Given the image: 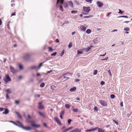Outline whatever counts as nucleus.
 Here are the masks:
<instances>
[{
  "mask_svg": "<svg viewBox=\"0 0 132 132\" xmlns=\"http://www.w3.org/2000/svg\"><path fill=\"white\" fill-rule=\"evenodd\" d=\"M6 98L7 99H8L9 98V97L7 93L6 94Z\"/></svg>",
  "mask_w": 132,
  "mask_h": 132,
  "instance_id": "5fc2aeb1",
  "label": "nucleus"
},
{
  "mask_svg": "<svg viewBox=\"0 0 132 132\" xmlns=\"http://www.w3.org/2000/svg\"><path fill=\"white\" fill-rule=\"evenodd\" d=\"M67 73H64V77H63V78H67V79H69V77H66L65 76H67Z\"/></svg>",
  "mask_w": 132,
  "mask_h": 132,
  "instance_id": "ea45409f",
  "label": "nucleus"
},
{
  "mask_svg": "<svg viewBox=\"0 0 132 132\" xmlns=\"http://www.w3.org/2000/svg\"><path fill=\"white\" fill-rule=\"evenodd\" d=\"M75 3L77 5H80V3L79 2L76 0H75L74 1Z\"/></svg>",
  "mask_w": 132,
  "mask_h": 132,
  "instance_id": "c756f323",
  "label": "nucleus"
},
{
  "mask_svg": "<svg viewBox=\"0 0 132 132\" xmlns=\"http://www.w3.org/2000/svg\"><path fill=\"white\" fill-rule=\"evenodd\" d=\"M79 80H79V79H77V78H76V79H75V81L76 82H77V81H79Z\"/></svg>",
  "mask_w": 132,
  "mask_h": 132,
  "instance_id": "774afa93",
  "label": "nucleus"
},
{
  "mask_svg": "<svg viewBox=\"0 0 132 132\" xmlns=\"http://www.w3.org/2000/svg\"><path fill=\"white\" fill-rule=\"evenodd\" d=\"M94 110H95L97 111L98 110V109L97 107L95 106L94 107Z\"/></svg>",
  "mask_w": 132,
  "mask_h": 132,
  "instance_id": "864d4df0",
  "label": "nucleus"
},
{
  "mask_svg": "<svg viewBox=\"0 0 132 132\" xmlns=\"http://www.w3.org/2000/svg\"><path fill=\"white\" fill-rule=\"evenodd\" d=\"M98 127H95L94 128H92L93 131H94L96 130L97 129H98Z\"/></svg>",
  "mask_w": 132,
  "mask_h": 132,
  "instance_id": "3c124183",
  "label": "nucleus"
},
{
  "mask_svg": "<svg viewBox=\"0 0 132 132\" xmlns=\"http://www.w3.org/2000/svg\"><path fill=\"white\" fill-rule=\"evenodd\" d=\"M38 113L41 116H42L44 118L45 117V115L44 113H42V112L40 111L38 112Z\"/></svg>",
  "mask_w": 132,
  "mask_h": 132,
  "instance_id": "2eb2a0df",
  "label": "nucleus"
},
{
  "mask_svg": "<svg viewBox=\"0 0 132 132\" xmlns=\"http://www.w3.org/2000/svg\"><path fill=\"white\" fill-rule=\"evenodd\" d=\"M124 30L125 31H129V29L128 27H125L124 28Z\"/></svg>",
  "mask_w": 132,
  "mask_h": 132,
  "instance_id": "79ce46f5",
  "label": "nucleus"
},
{
  "mask_svg": "<svg viewBox=\"0 0 132 132\" xmlns=\"http://www.w3.org/2000/svg\"><path fill=\"white\" fill-rule=\"evenodd\" d=\"M52 71H48L47 72V73L45 74L46 75H47L48 74L50 73Z\"/></svg>",
  "mask_w": 132,
  "mask_h": 132,
  "instance_id": "0e129e2a",
  "label": "nucleus"
},
{
  "mask_svg": "<svg viewBox=\"0 0 132 132\" xmlns=\"http://www.w3.org/2000/svg\"><path fill=\"white\" fill-rule=\"evenodd\" d=\"M119 12H118L119 13L122 14L123 13V12H122L120 9H119Z\"/></svg>",
  "mask_w": 132,
  "mask_h": 132,
  "instance_id": "4d7b16f0",
  "label": "nucleus"
},
{
  "mask_svg": "<svg viewBox=\"0 0 132 132\" xmlns=\"http://www.w3.org/2000/svg\"><path fill=\"white\" fill-rule=\"evenodd\" d=\"M16 113L18 115V117L20 119H22V117H21V115L20 114L17 112H16Z\"/></svg>",
  "mask_w": 132,
  "mask_h": 132,
  "instance_id": "b1692460",
  "label": "nucleus"
},
{
  "mask_svg": "<svg viewBox=\"0 0 132 132\" xmlns=\"http://www.w3.org/2000/svg\"><path fill=\"white\" fill-rule=\"evenodd\" d=\"M19 68L20 70H22L23 69V66L19 64L18 65Z\"/></svg>",
  "mask_w": 132,
  "mask_h": 132,
  "instance_id": "2f4dec72",
  "label": "nucleus"
},
{
  "mask_svg": "<svg viewBox=\"0 0 132 132\" xmlns=\"http://www.w3.org/2000/svg\"><path fill=\"white\" fill-rule=\"evenodd\" d=\"M76 89V88L75 87H74L72 88H71L70 90V91L71 92H73L74 91H75Z\"/></svg>",
  "mask_w": 132,
  "mask_h": 132,
  "instance_id": "aec40b11",
  "label": "nucleus"
},
{
  "mask_svg": "<svg viewBox=\"0 0 132 132\" xmlns=\"http://www.w3.org/2000/svg\"><path fill=\"white\" fill-rule=\"evenodd\" d=\"M63 6L64 8L68 7V4L66 2H64L63 3Z\"/></svg>",
  "mask_w": 132,
  "mask_h": 132,
  "instance_id": "a211bd4d",
  "label": "nucleus"
},
{
  "mask_svg": "<svg viewBox=\"0 0 132 132\" xmlns=\"http://www.w3.org/2000/svg\"><path fill=\"white\" fill-rule=\"evenodd\" d=\"M17 122L19 124H17V125H16V126L22 128L23 126L22 123L19 121H17Z\"/></svg>",
  "mask_w": 132,
  "mask_h": 132,
  "instance_id": "6e6552de",
  "label": "nucleus"
},
{
  "mask_svg": "<svg viewBox=\"0 0 132 132\" xmlns=\"http://www.w3.org/2000/svg\"><path fill=\"white\" fill-rule=\"evenodd\" d=\"M15 103L17 104H18L19 103V101H15Z\"/></svg>",
  "mask_w": 132,
  "mask_h": 132,
  "instance_id": "bf43d9fd",
  "label": "nucleus"
},
{
  "mask_svg": "<svg viewBox=\"0 0 132 132\" xmlns=\"http://www.w3.org/2000/svg\"><path fill=\"white\" fill-rule=\"evenodd\" d=\"M75 132H81V130L78 129V128H76L74 129Z\"/></svg>",
  "mask_w": 132,
  "mask_h": 132,
  "instance_id": "393cba45",
  "label": "nucleus"
},
{
  "mask_svg": "<svg viewBox=\"0 0 132 132\" xmlns=\"http://www.w3.org/2000/svg\"><path fill=\"white\" fill-rule=\"evenodd\" d=\"M64 52H65V51L64 50H63L62 51V52L61 53V56H62L63 55V54L64 53Z\"/></svg>",
  "mask_w": 132,
  "mask_h": 132,
  "instance_id": "37998d69",
  "label": "nucleus"
},
{
  "mask_svg": "<svg viewBox=\"0 0 132 132\" xmlns=\"http://www.w3.org/2000/svg\"><path fill=\"white\" fill-rule=\"evenodd\" d=\"M77 53L78 54H81L83 53V51L82 50L81 51H77Z\"/></svg>",
  "mask_w": 132,
  "mask_h": 132,
  "instance_id": "7c9ffc66",
  "label": "nucleus"
},
{
  "mask_svg": "<svg viewBox=\"0 0 132 132\" xmlns=\"http://www.w3.org/2000/svg\"><path fill=\"white\" fill-rule=\"evenodd\" d=\"M45 86V84L44 82H43L42 83L40 86L41 87H43Z\"/></svg>",
  "mask_w": 132,
  "mask_h": 132,
  "instance_id": "473e14b6",
  "label": "nucleus"
},
{
  "mask_svg": "<svg viewBox=\"0 0 132 132\" xmlns=\"http://www.w3.org/2000/svg\"><path fill=\"white\" fill-rule=\"evenodd\" d=\"M48 51L51 52L53 50L52 48L50 47H48Z\"/></svg>",
  "mask_w": 132,
  "mask_h": 132,
  "instance_id": "58836bf2",
  "label": "nucleus"
},
{
  "mask_svg": "<svg viewBox=\"0 0 132 132\" xmlns=\"http://www.w3.org/2000/svg\"><path fill=\"white\" fill-rule=\"evenodd\" d=\"M70 106V105L68 104H66L65 105V107L67 109L69 108Z\"/></svg>",
  "mask_w": 132,
  "mask_h": 132,
  "instance_id": "c85d7f7f",
  "label": "nucleus"
},
{
  "mask_svg": "<svg viewBox=\"0 0 132 132\" xmlns=\"http://www.w3.org/2000/svg\"><path fill=\"white\" fill-rule=\"evenodd\" d=\"M83 11L86 12L88 13L90 11V7H83Z\"/></svg>",
  "mask_w": 132,
  "mask_h": 132,
  "instance_id": "20e7f679",
  "label": "nucleus"
},
{
  "mask_svg": "<svg viewBox=\"0 0 132 132\" xmlns=\"http://www.w3.org/2000/svg\"><path fill=\"white\" fill-rule=\"evenodd\" d=\"M104 82L103 81H101V82L100 84L102 85H103L104 84Z\"/></svg>",
  "mask_w": 132,
  "mask_h": 132,
  "instance_id": "69168bd1",
  "label": "nucleus"
},
{
  "mask_svg": "<svg viewBox=\"0 0 132 132\" xmlns=\"http://www.w3.org/2000/svg\"><path fill=\"white\" fill-rule=\"evenodd\" d=\"M22 129L26 130H29L32 129V128L31 127H23Z\"/></svg>",
  "mask_w": 132,
  "mask_h": 132,
  "instance_id": "9b49d317",
  "label": "nucleus"
},
{
  "mask_svg": "<svg viewBox=\"0 0 132 132\" xmlns=\"http://www.w3.org/2000/svg\"><path fill=\"white\" fill-rule=\"evenodd\" d=\"M54 120L56 121L57 123L60 125H61L62 123L59 119L56 117H55L54 118Z\"/></svg>",
  "mask_w": 132,
  "mask_h": 132,
  "instance_id": "1a4fd4ad",
  "label": "nucleus"
},
{
  "mask_svg": "<svg viewBox=\"0 0 132 132\" xmlns=\"http://www.w3.org/2000/svg\"><path fill=\"white\" fill-rule=\"evenodd\" d=\"M29 68L30 69H36L38 68V67L32 65Z\"/></svg>",
  "mask_w": 132,
  "mask_h": 132,
  "instance_id": "f3484780",
  "label": "nucleus"
},
{
  "mask_svg": "<svg viewBox=\"0 0 132 132\" xmlns=\"http://www.w3.org/2000/svg\"><path fill=\"white\" fill-rule=\"evenodd\" d=\"M97 70H95L94 71V72L93 73V75H95L97 74Z\"/></svg>",
  "mask_w": 132,
  "mask_h": 132,
  "instance_id": "4c0bfd02",
  "label": "nucleus"
},
{
  "mask_svg": "<svg viewBox=\"0 0 132 132\" xmlns=\"http://www.w3.org/2000/svg\"><path fill=\"white\" fill-rule=\"evenodd\" d=\"M92 131H93L92 128H91L89 129H88L86 130L85 131L86 132H90Z\"/></svg>",
  "mask_w": 132,
  "mask_h": 132,
  "instance_id": "49530a36",
  "label": "nucleus"
},
{
  "mask_svg": "<svg viewBox=\"0 0 132 132\" xmlns=\"http://www.w3.org/2000/svg\"><path fill=\"white\" fill-rule=\"evenodd\" d=\"M78 11H77L72 10L71 11V13H76Z\"/></svg>",
  "mask_w": 132,
  "mask_h": 132,
  "instance_id": "e433bc0d",
  "label": "nucleus"
},
{
  "mask_svg": "<svg viewBox=\"0 0 132 132\" xmlns=\"http://www.w3.org/2000/svg\"><path fill=\"white\" fill-rule=\"evenodd\" d=\"M45 62H42L41 63H40L39 65V66L38 67H38V68H39H39L41 67L42 66V64Z\"/></svg>",
  "mask_w": 132,
  "mask_h": 132,
  "instance_id": "72a5a7b5",
  "label": "nucleus"
},
{
  "mask_svg": "<svg viewBox=\"0 0 132 132\" xmlns=\"http://www.w3.org/2000/svg\"><path fill=\"white\" fill-rule=\"evenodd\" d=\"M64 114V111H61V113L60 115H61L63 116V115Z\"/></svg>",
  "mask_w": 132,
  "mask_h": 132,
  "instance_id": "6e6d98bb",
  "label": "nucleus"
},
{
  "mask_svg": "<svg viewBox=\"0 0 132 132\" xmlns=\"http://www.w3.org/2000/svg\"><path fill=\"white\" fill-rule=\"evenodd\" d=\"M96 4L97 5V6L99 7H101L103 5V3L100 1L97 2Z\"/></svg>",
  "mask_w": 132,
  "mask_h": 132,
  "instance_id": "9d476101",
  "label": "nucleus"
},
{
  "mask_svg": "<svg viewBox=\"0 0 132 132\" xmlns=\"http://www.w3.org/2000/svg\"><path fill=\"white\" fill-rule=\"evenodd\" d=\"M118 18H128V17L127 16H126V15H122L121 16H119L117 17Z\"/></svg>",
  "mask_w": 132,
  "mask_h": 132,
  "instance_id": "bb28decb",
  "label": "nucleus"
},
{
  "mask_svg": "<svg viewBox=\"0 0 132 132\" xmlns=\"http://www.w3.org/2000/svg\"><path fill=\"white\" fill-rule=\"evenodd\" d=\"M115 96L114 94H111L110 95V97L112 99H113L115 97Z\"/></svg>",
  "mask_w": 132,
  "mask_h": 132,
  "instance_id": "a18cd8bd",
  "label": "nucleus"
},
{
  "mask_svg": "<svg viewBox=\"0 0 132 132\" xmlns=\"http://www.w3.org/2000/svg\"><path fill=\"white\" fill-rule=\"evenodd\" d=\"M91 30L89 29H88L86 31V32L87 34H89L91 33Z\"/></svg>",
  "mask_w": 132,
  "mask_h": 132,
  "instance_id": "5701e85b",
  "label": "nucleus"
},
{
  "mask_svg": "<svg viewBox=\"0 0 132 132\" xmlns=\"http://www.w3.org/2000/svg\"><path fill=\"white\" fill-rule=\"evenodd\" d=\"M9 122H10L13 123L14 125H15L16 126V125H17V123H16L15 122H14L13 121H9Z\"/></svg>",
  "mask_w": 132,
  "mask_h": 132,
  "instance_id": "c03bdc74",
  "label": "nucleus"
},
{
  "mask_svg": "<svg viewBox=\"0 0 132 132\" xmlns=\"http://www.w3.org/2000/svg\"><path fill=\"white\" fill-rule=\"evenodd\" d=\"M60 10L61 11H63V7L62 5H60Z\"/></svg>",
  "mask_w": 132,
  "mask_h": 132,
  "instance_id": "c9c22d12",
  "label": "nucleus"
},
{
  "mask_svg": "<svg viewBox=\"0 0 132 132\" xmlns=\"http://www.w3.org/2000/svg\"><path fill=\"white\" fill-rule=\"evenodd\" d=\"M93 0H85V1L87 2L91 3L92 1Z\"/></svg>",
  "mask_w": 132,
  "mask_h": 132,
  "instance_id": "603ef678",
  "label": "nucleus"
},
{
  "mask_svg": "<svg viewBox=\"0 0 132 132\" xmlns=\"http://www.w3.org/2000/svg\"><path fill=\"white\" fill-rule=\"evenodd\" d=\"M72 46V43H70L68 45V47L69 48L71 47Z\"/></svg>",
  "mask_w": 132,
  "mask_h": 132,
  "instance_id": "09e8293b",
  "label": "nucleus"
},
{
  "mask_svg": "<svg viewBox=\"0 0 132 132\" xmlns=\"http://www.w3.org/2000/svg\"><path fill=\"white\" fill-rule=\"evenodd\" d=\"M34 97L36 98H39L40 97V95L38 94H36L35 95Z\"/></svg>",
  "mask_w": 132,
  "mask_h": 132,
  "instance_id": "f704fd0d",
  "label": "nucleus"
},
{
  "mask_svg": "<svg viewBox=\"0 0 132 132\" xmlns=\"http://www.w3.org/2000/svg\"><path fill=\"white\" fill-rule=\"evenodd\" d=\"M5 91L7 93L10 94L12 93V91L10 89H7L5 90Z\"/></svg>",
  "mask_w": 132,
  "mask_h": 132,
  "instance_id": "412c9836",
  "label": "nucleus"
},
{
  "mask_svg": "<svg viewBox=\"0 0 132 132\" xmlns=\"http://www.w3.org/2000/svg\"><path fill=\"white\" fill-rule=\"evenodd\" d=\"M5 111L3 112L2 113L3 114H7L9 112V111L8 109L7 108H4Z\"/></svg>",
  "mask_w": 132,
  "mask_h": 132,
  "instance_id": "4468645a",
  "label": "nucleus"
},
{
  "mask_svg": "<svg viewBox=\"0 0 132 132\" xmlns=\"http://www.w3.org/2000/svg\"><path fill=\"white\" fill-rule=\"evenodd\" d=\"M72 111L74 112H78V110L77 109L73 108Z\"/></svg>",
  "mask_w": 132,
  "mask_h": 132,
  "instance_id": "a878e982",
  "label": "nucleus"
},
{
  "mask_svg": "<svg viewBox=\"0 0 132 132\" xmlns=\"http://www.w3.org/2000/svg\"><path fill=\"white\" fill-rule=\"evenodd\" d=\"M98 132H105L104 130L102 128H99L98 129Z\"/></svg>",
  "mask_w": 132,
  "mask_h": 132,
  "instance_id": "4be33fe9",
  "label": "nucleus"
},
{
  "mask_svg": "<svg viewBox=\"0 0 132 132\" xmlns=\"http://www.w3.org/2000/svg\"><path fill=\"white\" fill-rule=\"evenodd\" d=\"M56 88V87L55 86H54V85H51V87H50V88L53 90L55 88Z\"/></svg>",
  "mask_w": 132,
  "mask_h": 132,
  "instance_id": "cd10ccee",
  "label": "nucleus"
},
{
  "mask_svg": "<svg viewBox=\"0 0 132 132\" xmlns=\"http://www.w3.org/2000/svg\"><path fill=\"white\" fill-rule=\"evenodd\" d=\"M108 72L110 75V76H111L112 75H111V72L110 70H109L108 71Z\"/></svg>",
  "mask_w": 132,
  "mask_h": 132,
  "instance_id": "13d9d810",
  "label": "nucleus"
},
{
  "mask_svg": "<svg viewBox=\"0 0 132 132\" xmlns=\"http://www.w3.org/2000/svg\"><path fill=\"white\" fill-rule=\"evenodd\" d=\"M108 59V57H107L106 58H105L104 59H102L101 60H107Z\"/></svg>",
  "mask_w": 132,
  "mask_h": 132,
  "instance_id": "052dcab7",
  "label": "nucleus"
},
{
  "mask_svg": "<svg viewBox=\"0 0 132 132\" xmlns=\"http://www.w3.org/2000/svg\"><path fill=\"white\" fill-rule=\"evenodd\" d=\"M4 109L3 108H0V111H3Z\"/></svg>",
  "mask_w": 132,
  "mask_h": 132,
  "instance_id": "680f3d73",
  "label": "nucleus"
},
{
  "mask_svg": "<svg viewBox=\"0 0 132 132\" xmlns=\"http://www.w3.org/2000/svg\"><path fill=\"white\" fill-rule=\"evenodd\" d=\"M10 68L11 71V72H12L13 74L15 73L16 72V70H15L14 68L12 67L11 65H10Z\"/></svg>",
  "mask_w": 132,
  "mask_h": 132,
  "instance_id": "0eeeda50",
  "label": "nucleus"
},
{
  "mask_svg": "<svg viewBox=\"0 0 132 132\" xmlns=\"http://www.w3.org/2000/svg\"><path fill=\"white\" fill-rule=\"evenodd\" d=\"M99 102H100L101 104L104 106H106L107 105V103L105 101L100 100H99Z\"/></svg>",
  "mask_w": 132,
  "mask_h": 132,
  "instance_id": "39448f33",
  "label": "nucleus"
},
{
  "mask_svg": "<svg viewBox=\"0 0 132 132\" xmlns=\"http://www.w3.org/2000/svg\"><path fill=\"white\" fill-rule=\"evenodd\" d=\"M56 53H57V52H55L51 54V56H55L56 55Z\"/></svg>",
  "mask_w": 132,
  "mask_h": 132,
  "instance_id": "de8ad7c7",
  "label": "nucleus"
},
{
  "mask_svg": "<svg viewBox=\"0 0 132 132\" xmlns=\"http://www.w3.org/2000/svg\"><path fill=\"white\" fill-rule=\"evenodd\" d=\"M11 79L9 75H7L5 76V78L4 79V81L6 83H7L9 81H11Z\"/></svg>",
  "mask_w": 132,
  "mask_h": 132,
  "instance_id": "f03ea898",
  "label": "nucleus"
},
{
  "mask_svg": "<svg viewBox=\"0 0 132 132\" xmlns=\"http://www.w3.org/2000/svg\"><path fill=\"white\" fill-rule=\"evenodd\" d=\"M69 130H68V128H67L66 129H65L63 131H62V132H67V131H68Z\"/></svg>",
  "mask_w": 132,
  "mask_h": 132,
  "instance_id": "8fccbe9b",
  "label": "nucleus"
},
{
  "mask_svg": "<svg viewBox=\"0 0 132 132\" xmlns=\"http://www.w3.org/2000/svg\"><path fill=\"white\" fill-rule=\"evenodd\" d=\"M71 121H72V120L71 119H69L68 120V123L69 125L70 124Z\"/></svg>",
  "mask_w": 132,
  "mask_h": 132,
  "instance_id": "a19ab883",
  "label": "nucleus"
},
{
  "mask_svg": "<svg viewBox=\"0 0 132 132\" xmlns=\"http://www.w3.org/2000/svg\"><path fill=\"white\" fill-rule=\"evenodd\" d=\"M44 106L42 104V102H40L38 103V108L39 109H42L44 108Z\"/></svg>",
  "mask_w": 132,
  "mask_h": 132,
  "instance_id": "423d86ee",
  "label": "nucleus"
},
{
  "mask_svg": "<svg viewBox=\"0 0 132 132\" xmlns=\"http://www.w3.org/2000/svg\"><path fill=\"white\" fill-rule=\"evenodd\" d=\"M93 16L92 15H89V16H87L88 18H90L91 17H93Z\"/></svg>",
  "mask_w": 132,
  "mask_h": 132,
  "instance_id": "e2e57ef3",
  "label": "nucleus"
},
{
  "mask_svg": "<svg viewBox=\"0 0 132 132\" xmlns=\"http://www.w3.org/2000/svg\"><path fill=\"white\" fill-rule=\"evenodd\" d=\"M30 55L29 54H26L24 55L23 58L25 60L27 61L30 58Z\"/></svg>",
  "mask_w": 132,
  "mask_h": 132,
  "instance_id": "7ed1b4c3",
  "label": "nucleus"
},
{
  "mask_svg": "<svg viewBox=\"0 0 132 132\" xmlns=\"http://www.w3.org/2000/svg\"><path fill=\"white\" fill-rule=\"evenodd\" d=\"M93 47V46L92 45L90 46L87 48H84V50L86 51L87 52L90 49L91 47Z\"/></svg>",
  "mask_w": 132,
  "mask_h": 132,
  "instance_id": "ddd939ff",
  "label": "nucleus"
},
{
  "mask_svg": "<svg viewBox=\"0 0 132 132\" xmlns=\"http://www.w3.org/2000/svg\"><path fill=\"white\" fill-rule=\"evenodd\" d=\"M73 128V127H70L68 128L69 130H70L72 128Z\"/></svg>",
  "mask_w": 132,
  "mask_h": 132,
  "instance_id": "338daca9",
  "label": "nucleus"
},
{
  "mask_svg": "<svg viewBox=\"0 0 132 132\" xmlns=\"http://www.w3.org/2000/svg\"><path fill=\"white\" fill-rule=\"evenodd\" d=\"M80 28L82 31H85L86 29V27L82 25L80 26Z\"/></svg>",
  "mask_w": 132,
  "mask_h": 132,
  "instance_id": "f8f14e48",
  "label": "nucleus"
},
{
  "mask_svg": "<svg viewBox=\"0 0 132 132\" xmlns=\"http://www.w3.org/2000/svg\"><path fill=\"white\" fill-rule=\"evenodd\" d=\"M28 117L27 118H26L27 120L29 122L31 123V126L33 127H40V126L39 125H37L33 123H34V122L33 121H31L30 120L31 119V117L29 114H28Z\"/></svg>",
  "mask_w": 132,
  "mask_h": 132,
  "instance_id": "f257e3e1",
  "label": "nucleus"
},
{
  "mask_svg": "<svg viewBox=\"0 0 132 132\" xmlns=\"http://www.w3.org/2000/svg\"><path fill=\"white\" fill-rule=\"evenodd\" d=\"M64 0H61L60 1V0H57L56 3V4L57 5L58 3L60 1V3L61 4H63V3Z\"/></svg>",
  "mask_w": 132,
  "mask_h": 132,
  "instance_id": "6ab92c4d",
  "label": "nucleus"
},
{
  "mask_svg": "<svg viewBox=\"0 0 132 132\" xmlns=\"http://www.w3.org/2000/svg\"><path fill=\"white\" fill-rule=\"evenodd\" d=\"M68 4L71 7H73V4L72 1H68Z\"/></svg>",
  "mask_w": 132,
  "mask_h": 132,
  "instance_id": "dca6fc26",
  "label": "nucleus"
}]
</instances>
